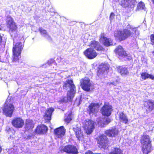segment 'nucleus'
<instances>
[{"label": "nucleus", "instance_id": "nucleus-7", "mask_svg": "<svg viewBox=\"0 0 154 154\" xmlns=\"http://www.w3.org/2000/svg\"><path fill=\"white\" fill-rule=\"evenodd\" d=\"M63 88L64 89L66 90L67 89L69 88L70 90L68 91L67 92L73 94L75 93V87L72 80L69 79L67 80L64 83Z\"/></svg>", "mask_w": 154, "mask_h": 154}, {"label": "nucleus", "instance_id": "nucleus-21", "mask_svg": "<svg viewBox=\"0 0 154 154\" xmlns=\"http://www.w3.org/2000/svg\"><path fill=\"white\" fill-rule=\"evenodd\" d=\"M144 104L147 111H151L154 109V101L149 100L145 102Z\"/></svg>", "mask_w": 154, "mask_h": 154}, {"label": "nucleus", "instance_id": "nucleus-34", "mask_svg": "<svg viewBox=\"0 0 154 154\" xmlns=\"http://www.w3.org/2000/svg\"><path fill=\"white\" fill-rule=\"evenodd\" d=\"M140 75L141 77L143 80H145L148 78L149 76V74L146 72H143Z\"/></svg>", "mask_w": 154, "mask_h": 154}, {"label": "nucleus", "instance_id": "nucleus-32", "mask_svg": "<svg viewBox=\"0 0 154 154\" xmlns=\"http://www.w3.org/2000/svg\"><path fill=\"white\" fill-rule=\"evenodd\" d=\"M111 120L109 118H106L103 119V122L102 124H101L100 122H99L98 125H100L101 127H104L105 125L107 124Z\"/></svg>", "mask_w": 154, "mask_h": 154}, {"label": "nucleus", "instance_id": "nucleus-25", "mask_svg": "<svg viewBox=\"0 0 154 154\" xmlns=\"http://www.w3.org/2000/svg\"><path fill=\"white\" fill-rule=\"evenodd\" d=\"M90 46L97 51H102L103 50V47L100 45L98 42L95 41L91 42Z\"/></svg>", "mask_w": 154, "mask_h": 154}, {"label": "nucleus", "instance_id": "nucleus-11", "mask_svg": "<svg viewBox=\"0 0 154 154\" xmlns=\"http://www.w3.org/2000/svg\"><path fill=\"white\" fill-rule=\"evenodd\" d=\"M112 108L111 106L108 104L105 103L101 110V113L103 115L108 116L111 114Z\"/></svg>", "mask_w": 154, "mask_h": 154}, {"label": "nucleus", "instance_id": "nucleus-29", "mask_svg": "<svg viewBox=\"0 0 154 154\" xmlns=\"http://www.w3.org/2000/svg\"><path fill=\"white\" fill-rule=\"evenodd\" d=\"M74 131L75 132L76 135L77 137L79 140H82L83 138V133L80 130L79 128H78L76 130V129L74 128Z\"/></svg>", "mask_w": 154, "mask_h": 154}, {"label": "nucleus", "instance_id": "nucleus-31", "mask_svg": "<svg viewBox=\"0 0 154 154\" xmlns=\"http://www.w3.org/2000/svg\"><path fill=\"white\" fill-rule=\"evenodd\" d=\"M26 129L29 130L33 128L34 124L32 120L27 119L26 120Z\"/></svg>", "mask_w": 154, "mask_h": 154}, {"label": "nucleus", "instance_id": "nucleus-26", "mask_svg": "<svg viewBox=\"0 0 154 154\" xmlns=\"http://www.w3.org/2000/svg\"><path fill=\"white\" fill-rule=\"evenodd\" d=\"M116 69L117 71L122 75H127L129 73L127 68L125 67L118 66L116 67Z\"/></svg>", "mask_w": 154, "mask_h": 154}, {"label": "nucleus", "instance_id": "nucleus-44", "mask_svg": "<svg viewBox=\"0 0 154 154\" xmlns=\"http://www.w3.org/2000/svg\"><path fill=\"white\" fill-rule=\"evenodd\" d=\"M48 64H49V62H48Z\"/></svg>", "mask_w": 154, "mask_h": 154}, {"label": "nucleus", "instance_id": "nucleus-33", "mask_svg": "<svg viewBox=\"0 0 154 154\" xmlns=\"http://www.w3.org/2000/svg\"><path fill=\"white\" fill-rule=\"evenodd\" d=\"M110 154H122V150L118 148H114V150Z\"/></svg>", "mask_w": 154, "mask_h": 154}, {"label": "nucleus", "instance_id": "nucleus-9", "mask_svg": "<svg viewBox=\"0 0 154 154\" xmlns=\"http://www.w3.org/2000/svg\"><path fill=\"white\" fill-rule=\"evenodd\" d=\"M136 2L135 0H122L121 5L124 8L132 10Z\"/></svg>", "mask_w": 154, "mask_h": 154}, {"label": "nucleus", "instance_id": "nucleus-43", "mask_svg": "<svg viewBox=\"0 0 154 154\" xmlns=\"http://www.w3.org/2000/svg\"><path fill=\"white\" fill-rule=\"evenodd\" d=\"M154 55V51L152 53Z\"/></svg>", "mask_w": 154, "mask_h": 154}, {"label": "nucleus", "instance_id": "nucleus-14", "mask_svg": "<svg viewBox=\"0 0 154 154\" xmlns=\"http://www.w3.org/2000/svg\"><path fill=\"white\" fill-rule=\"evenodd\" d=\"M61 150L64 152L71 154H75L77 153L76 147L72 145H68L63 147Z\"/></svg>", "mask_w": 154, "mask_h": 154}, {"label": "nucleus", "instance_id": "nucleus-12", "mask_svg": "<svg viewBox=\"0 0 154 154\" xmlns=\"http://www.w3.org/2000/svg\"><path fill=\"white\" fill-rule=\"evenodd\" d=\"M65 132L66 130L63 126L56 129L54 130L55 137L61 139L64 136Z\"/></svg>", "mask_w": 154, "mask_h": 154}, {"label": "nucleus", "instance_id": "nucleus-28", "mask_svg": "<svg viewBox=\"0 0 154 154\" xmlns=\"http://www.w3.org/2000/svg\"><path fill=\"white\" fill-rule=\"evenodd\" d=\"M141 143L142 144L151 143L149 136L146 135H143L141 140Z\"/></svg>", "mask_w": 154, "mask_h": 154}, {"label": "nucleus", "instance_id": "nucleus-15", "mask_svg": "<svg viewBox=\"0 0 154 154\" xmlns=\"http://www.w3.org/2000/svg\"><path fill=\"white\" fill-rule=\"evenodd\" d=\"M115 52L120 57H122L123 58H125L126 59H131V57L128 56L126 52L121 46H119L116 49Z\"/></svg>", "mask_w": 154, "mask_h": 154}, {"label": "nucleus", "instance_id": "nucleus-10", "mask_svg": "<svg viewBox=\"0 0 154 154\" xmlns=\"http://www.w3.org/2000/svg\"><path fill=\"white\" fill-rule=\"evenodd\" d=\"M109 69V65L107 64H103L101 66L97 72V75L99 77H104L107 73V71Z\"/></svg>", "mask_w": 154, "mask_h": 154}, {"label": "nucleus", "instance_id": "nucleus-37", "mask_svg": "<svg viewBox=\"0 0 154 154\" xmlns=\"http://www.w3.org/2000/svg\"><path fill=\"white\" fill-rule=\"evenodd\" d=\"M115 16V15L114 13L112 12L111 13L109 17V19L111 21L114 19Z\"/></svg>", "mask_w": 154, "mask_h": 154}, {"label": "nucleus", "instance_id": "nucleus-17", "mask_svg": "<svg viewBox=\"0 0 154 154\" xmlns=\"http://www.w3.org/2000/svg\"><path fill=\"white\" fill-rule=\"evenodd\" d=\"M54 110L53 108H49L46 110L45 115L44 116V118L46 122H49L50 120L52 113Z\"/></svg>", "mask_w": 154, "mask_h": 154}, {"label": "nucleus", "instance_id": "nucleus-38", "mask_svg": "<svg viewBox=\"0 0 154 154\" xmlns=\"http://www.w3.org/2000/svg\"><path fill=\"white\" fill-rule=\"evenodd\" d=\"M72 119L70 116H68L67 118H66L65 119V121L66 122H67L68 123L70 122L71 120Z\"/></svg>", "mask_w": 154, "mask_h": 154}, {"label": "nucleus", "instance_id": "nucleus-16", "mask_svg": "<svg viewBox=\"0 0 154 154\" xmlns=\"http://www.w3.org/2000/svg\"><path fill=\"white\" fill-rule=\"evenodd\" d=\"M12 123L14 127L20 128L22 127L24 125V121L20 118H16L13 120Z\"/></svg>", "mask_w": 154, "mask_h": 154}, {"label": "nucleus", "instance_id": "nucleus-24", "mask_svg": "<svg viewBox=\"0 0 154 154\" xmlns=\"http://www.w3.org/2000/svg\"><path fill=\"white\" fill-rule=\"evenodd\" d=\"M119 131L116 128H113L107 130L105 131V134L109 137H115L118 134Z\"/></svg>", "mask_w": 154, "mask_h": 154}, {"label": "nucleus", "instance_id": "nucleus-18", "mask_svg": "<svg viewBox=\"0 0 154 154\" xmlns=\"http://www.w3.org/2000/svg\"><path fill=\"white\" fill-rule=\"evenodd\" d=\"M100 41L104 45L106 46H108L112 44V40L105 37L103 35H101Z\"/></svg>", "mask_w": 154, "mask_h": 154}, {"label": "nucleus", "instance_id": "nucleus-41", "mask_svg": "<svg viewBox=\"0 0 154 154\" xmlns=\"http://www.w3.org/2000/svg\"><path fill=\"white\" fill-rule=\"evenodd\" d=\"M2 28H3L2 26H0V30H1L2 29Z\"/></svg>", "mask_w": 154, "mask_h": 154}, {"label": "nucleus", "instance_id": "nucleus-5", "mask_svg": "<svg viewBox=\"0 0 154 154\" xmlns=\"http://www.w3.org/2000/svg\"><path fill=\"white\" fill-rule=\"evenodd\" d=\"M98 143L100 148L106 149L108 145V139L106 136L103 134L100 135L98 139Z\"/></svg>", "mask_w": 154, "mask_h": 154}, {"label": "nucleus", "instance_id": "nucleus-36", "mask_svg": "<svg viewBox=\"0 0 154 154\" xmlns=\"http://www.w3.org/2000/svg\"><path fill=\"white\" fill-rule=\"evenodd\" d=\"M151 42V44L154 45V35L152 34L150 36Z\"/></svg>", "mask_w": 154, "mask_h": 154}, {"label": "nucleus", "instance_id": "nucleus-23", "mask_svg": "<svg viewBox=\"0 0 154 154\" xmlns=\"http://www.w3.org/2000/svg\"><path fill=\"white\" fill-rule=\"evenodd\" d=\"M142 145V150L143 153L145 154H147L150 152L152 150L151 143L145 144Z\"/></svg>", "mask_w": 154, "mask_h": 154}, {"label": "nucleus", "instance_id": "nucleus-19", "mask_svg": "<svg viewBox=\"0 0 154 154\" xmlns=\"http://www.w3.org/2000/svg\"><path fill=\"white\" fill-rule=\"evenodd\" d=\"M98 108V103H91L88 106V111L89 113H93L96 112Z\"/></svg>", "mask_w": 154, "mask_h": 154}, {"label": "nucleus", "instance_id": "nucleus-3", "mask_svg": "<svg viewBox=\"0 0 154 154\" xmlns=\"http://www.w3.org/2000/svg\"><path fill=\"white\" fill-rule=\"evenodd\" d=\"M23 47L20 42H18L13 47V53L14 55L13 60L14 61L18 60L20 56L21 51Z\"/></svg>", "mask_w": 154, "mask_h": 154}, {"label": "nucleus", "instance_id": "nucleus-20", "mask_svg": "<svg viewBox=\"0 0 154 154\" xmlns=\"http://www.w3.org/2000/svg\"><path fill=\"white\" fill-rule=\"evenodd\" d=\"M119 121L124 124H126L129 123V120L125 114L121 112L119 114Z\"/></svg>", "mask_w": 154, "mask_h": 154}, {"label": "nucleus", "instance_id": "nucleus-13", "mask_svg": "<svg viewBox=\"0 0 154 154\" xmlns=\"http://www.w3.org/2000/svg\"><path fill=\"white\" fill-rule=\"evenodd\" d=\"M85 56L89 59H93L97 55L96 51L92 48H88L84 52Z\"/></svg>", "mask_w": 154, "mask_h": 154}, {"label": "nucleus", "instance_id": "nucleus-2", "mask_svg": "<svg viewBox=\"0 0 154 154\" xmlns=\"http://www.w3.org/2000/svg\"><path fill=\"white\" fill-rule=\"evenodd\" d=\"M82 127L87 134H91L94 128L95 122L90 119H87L82 123Z\"/></svg>", "mask_w": 154, "mask_h": 154}, {"label": "nucleus", "instance_id": "nucleus-40", "mask_svg": "<svg viewBox=\"0 0 154 154\" xmlns=\"http://www.w3.org/2000/svg\"><path fill=\"white\" fill-rule=\"evenodd\" d=\"M149 78L151 79L154 80V75L149 74Z\"/></svg>", "mask_w": 154, "mask_h": 154}, {"label": "nucleus", "instance_id": "nucleus-6", "mask_svg": "<svg viewBox=\"0 0 154 154\" xmlns=\"http://www.w3.org/2000/svg\"><path fill=\"white\" fill-rule=\"evenodd\" d=\"M81 86L84 90L89 91L92 87V84L90 79L88 77H85L81 79L80 80Z\"/></svg>", "mask_w": 154, "mask_h": 154}, {"label": "nucleus", "instance_id": "nucleus-42", "mask_svg": "<svg viewBox=\"0 0 154 154\" xmlns=\"http://www.w3.org/2000/svg\"><path fill=\"white\" fill-rule=\"evenodd\" d=\"M152 1L154 4V0H152Z\"/></svg>", "mask_w": 154, "mask_h": 154}, {"label": "nucleus", "instance_id": "nucleus-1", "mask_svg": "<svg viewBox=\"0 0 154 154\" xmlns=\"http://www.w3.org/2000/svg\"><path fill=\"white\" fill-rule=\"evenodd\" d=\"M127 29L119 30L115 31L114 32V36L116 39L120 41H123L130 36L132 34L128 29H131L137 35H139V32L137 30V28L134 27L133 26L128 24L126 26Z\"/></svg>", "mask_w": 154, "mask_h": 154}, {"label": "nucleus", "instance_id": "nucleus-39", "mask_svg": "<svg viewBox=\"0 0 154 154\" xmlns=\"http://www.w3.org/2000/svg\"><path fill=\"white\" fill-rule=\"evenodd\" d=\"M118 84V82L116 80L113 81L112 82H110L109 83V85L112 84L114 86Z\"/></svg>", "mask_w": 154, "mask_h": 154}, {"label": "nucleus", "instance_id": "nucleus-8", "mask_svg": "<svg viewBox=\"0 0 154 154\" xmlns=\"http://www.w3.org/2000/svg\"><path fill=\"white\" fill-rule=\"evenodd\" d=\"M14 106L11 103H5L3 109L4 114L7 116L11 117L14 110Z\"/></svg>", "mask_w": 154, "mask_h": 154}, {"label": "nucleus", "instance_id": "nucleus-4", "mask_svg": "<svg viewBox=\"0 0 154 154\" xmlns=\"http://www.w3.org/2000/svg\"><path fill=\"white\" fill-rule=\"evenodd\" d=\"M6 22L7 27L9 29L11 33H16L17 29V26L12 18L10 16H8Z\"/></svg>", "mask_w": 154, "mask_h": 154}, {"label": "nucleus", "instance_id": "nucleus-22", "mask_svg": "<svg viewBox=\"0 0 154 154\" xmlns=\"http://www.w3.org/2000/svg\"><path fill=\"white\" fill-rule=\"evenodd\" d=\"M48 130L47 127L44 125L38 126L35 129L36 133L38 134L45 133Z\"/></svg>", "mask_w": 154, "mask_h": 154}, {"label": "nucleus", "instance_id": "nucleus-30", "mask_svg": "<svg viewBox=\"0 0 154 154\" xmlns=\"http://www.w3.org/2000/svg\"><path fill=\"white\" fill-rule=\"evenodd\" d=\"M39 30L41 34L44 37L48 40L51 39L50 37L48 34L46 30L43 29L42 27H40L39 29Z\"/></svg>", "mask_w": 154, "mask_h": 154}, {"label": "nucleus", "instance_id": "nucleus-27", "mask_svg": "<svg viewBox=\"0 0 154 154\" xmlns=\"http://www.w3.org/2000/svg\"><path fill=\"white\" fill-rule=\"evenodd\" d=\"M75 94L67 92V97H64L61 100V102L66 103L68 101H71L74 96Z\"/></svg>", "mask_w": 154, "mask_h": 154}, {"label": "nucleus", "instance_id": "nucleus-35", "mask_svg": "<svg viewBox=\"0 0 154 154\" xmlns=\"http://www.w3.org/2000/svg\"><path fill=\"white\" fill-rule=\"evenodd\" d=\"M137 8L139 10H145V5L143 3L140 2L139 3L137 6Z\"/></svg>", "mask_w": 154, "mask_h": 154}]
</instances>
